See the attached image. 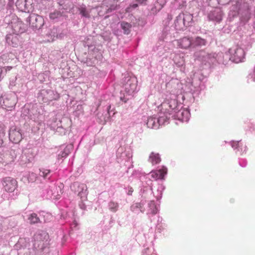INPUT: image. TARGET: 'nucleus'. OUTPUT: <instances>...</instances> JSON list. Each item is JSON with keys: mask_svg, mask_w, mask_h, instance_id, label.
<instances>
[{"mask_svg": "<svg viewBox=\"0 0 255 255\" xmlns=\"http://www.w3.org/2000/svg\"><path fill=\"white\" fill-rule=\"evenodd\" d=\"M183 98L181 95L170 94L169 96L166 98V100L160 105V108L162 110L166 111L169 113V115H173L178 109L182 108L180 103L177 102V99L179 97Z\"/></svg>", "mask_w": 255, "mask_h": 255, "instance_id": "obj_1", "label": "nucleus"}, {"mask_svg": "<svg viewBox=\"0 0 255 255\" xmlns=\"http://www.w3.org/2000/svg\"><path fill=\"white\" fill-rule=\"evenodd\" d=\"M123 88L129 95L132 94L137 90V81L134 77L128 76L123 79Z\"/></svg>", "mask_w": 255, "mask_h": 255, "instance_id": "obj_2", "label": "nucleus"}, {"mask_svg": "<svg viewBox=\"0 0 255 255\" xmlns=\"http://www.w3.org/2000/svg\"><path fill=\"white\" fill-rule=\"evenodd\" d=\"M230 54V60L238 63L243 61L245 56L244 50L238 45L233 46L229 50Z\"/></svg>", "mask_w": 255, "mask_h": 255, "instance_id": "obj_3", "label": "nucleus"}, {"mask_svg": "<svg viewBox=\"0 0 255 255\" xmlns=\"http://www.w3.org/2000/svg\"><path fill=\"white\" fill-rule=\"evenodd\" d=\"M217 56L215 53H209L203 50L194 53V56L197 59L209 64L214 63L216 61Z\"/></svg>", "mask_w": 255, "mask_h": 255, "instance_id": "obj_4", "label": "nucleus"}, {"mask_svg": "<svg viewBox=\"0 0 255 255\" xmlns=\"http://www.w3.org/2000/svg\"><path fill=\"white\" fill-rule=\"evenodd\" d=\"M26 22L32 28L40 29L44 24V19L42 16L33 13L26 18Z\"/></svg>", "mask_w": 255, "mask_h": 255, "instance_id": "obj_5", "label": "nucleus"}, {"mask_svg": "<svg viewBox=\"0 0 255 255\" xmlns=\"http://www.w3.org/2000/svg\"><path fill=\"white\" fill-rule=\"evenodd\" d=\"M58 98L57 94L51 90H42L38 96L39 100L41 101L43 103H48L53 100H56Z\"/></svg>", "mask_w": 255, "mask_h": 255, "instance_id": "obj_6", "label": "nucleus"}, {"mask_svg": "<svg viewBox=\"0 0 255 255\" xmlns=\"http://www.w3.org/2000/svg\"><path fill=\"white\" fill-rule=\"evenodd\" d=\"M71 189L75 192L78 193V195L81 200H85L87 198V186L84 184L79 182H74L71 186Z\"/></svg>", "mask_w": 255, "mask_h": 255, "instance_id": "obj_7", "label": "nucleus"}, {"mask_svg": "<svg viewBox=\"0 0 255 255\" xmlns=\"http://www.w3.org/2000/svg\"><path fill=\"white\" fill-rule=\"evenodd\" d=\"M2 184L5 191L11 193L16 188L17 182L16 180L13 178L7 177L2 179Z\"/></svg>", "mask_w": 255, "mask_h": 255, "instance_id": "obj_8", "label": "nucleus"}, {"mask_svg": "<svg viewBox=\"0 0 255 255\" xmlns=\"http://www.w3.org/2000/svg\"><path fill=\"white\" fill-rule=\"evenodd\" d=\"M9 137L13 142L18 143L22 138L20 129L15 126L11 127L9 131Z\"/></svg>", "mask_w": 255, "mask_h": 255, "instance_id": "obj_9", "label": "nucleus"}, {"mask_svg": "<svg viewBox=\"0 0 255 255\" xmlns=\"http://www.w3.org/2000/svg\"><path fill=\"white\" fill-rule=\"evenodd\" d=\"M35 156V152L34 149L26 148L23 150L21 156V161L23 163L32 162Z\"/></svg>", "mask_w": 255, "mask_h": 255, "instance_id": "obj_10", "label": "nucleus"}, {"mask_svg": "<svg viewBox=\"0 0 255 255\" xmlns=\"http://www.w3.org/2000/svg\"><path fill=\"white\" fill-rule=\"evenodd\" d=\"M178 109L173 115L172 117L178 119L182 122H187L189 119L190 113L189 111L185 109Z\"/></svg>", "mask_w": 255, "mask_h": 255, "instance_id": "obj_11", "label": "nucleus"}, {"mask_svg": "<svg viewBox=\"0 0 255 255\" xmlns=\"http://www.w3.org/2000/svg\"><path fill=\"white\" fill-rule=\"evenodd\" d=\"M10 26L13 33L16 34H19L25 31L24 24L21 21L18 19L13 20L11 23Z\"/></svg>", "mask_w": 255, "mask_h": 255, "instance_id": "obj_12", "label": "nucleus"}, {"mask_svg": "<svg viewBox=\"0 0 255 255\" xmlns=\"http://www.w3.org/2000/svg\"><path fill=\"white\" fill-rule=\"evenodd\" d=\"M223 18L222 11L219 8H216L211 11L208 15V18L210 20L220 22Z\"/></svg>", "mask_w": 255, "mask_h": 255, "instance_id": "obj_13", "label": "nucleus"}, {"mask_svg": "<svg viewBox=\"0 0 255 255\" xmlns=\"http://www.w3.org/2000/svg\"><path fill=\"white\" fill-rule=\"evenodd\" d=\"M167 169L165 166H162L161 168L150 172L152 178L157 180L159 179H163L164 176L167 174Z\"/></svg>", "mask_w": 255, "mask_h": 255, "instance_id": "obj_14", "label": "nucleus"}, {"mask_svg": "<svg viewBox=\"0 0 255 255\" xmlns=\"http://www.w3.org/2000/svg\"><path fill=\"white\" fill-rule=\"evenodd\" d=\"M200 84L201 81L197 77L194 76V77L192 79L191 83L187 85L189 87V90L188 92L191 93H195L196 92H198L200 90Z\"/></svg>", "mask_w": 255, "mask_h": 255, "instance_id": "obj_15", "label": "nucleus"}, {"mask_svg": "<svg viewBox=\"0 0 255 255\" xmlns=\"http://www.w3.org/2000/svg\"><path fill=\"white\" fill-rule=\"evenodd\" d=\"M161 112L159 114L158 117L157 118V122L159 123V126L165 124L168 120V119L170 118V116L172 117V115H169V113L166 111V112H165V110H162V108L160 109Z\"/></svg>", "mask_w": 255, "mask_h": 255, "instance_id": "obj_16", "label": "nucleus"}, {"mask_svg": "<svg viewBox=\"0 0 255 255\" xmlns=\"http://www.w3.org/2000/svg\"><path fill=\"white\" fill-rule=\"evenodd\" d=\"M192 37H184L178 41V43L182 48H192Z\"/></svg>", "mask_w": 255, "mask_h": 255, "instance_id": "obj_17", "label": "nucleus"}, {"mask_svg": "<svg viewBox=\"0 0 255 255\" xmlns=\"http://www.w3.org/2000/svg\"><path fill=\"white\" fill-rule=\"evenodd\" d=\"M92 9L87 7L85 5H80L78 7V11L82 17L85 18H90L91 17L90 13Z\"/></svg>", "mask_w": 255, "mask_h": 255, "instance_id": "obj_18", "label": "nucleus"}, {"mask_svg": "<svg viewBox=\"0 0 255 255\" xmlns=\"http://www.w3.org/2000/svg\"><path fill=\"white\" fill-rule=\"evenodd\" d=\"M206 44L207 41L204 38L199 36L192 37V48L200 47L206 45Z\"/></svg>", "mask_w": 255, "mask_h": 255, "instance_id": "obj_19", "label": "nucleus"}, {"mask_svg": "<svg viewBox=\"0 0 255 255\" xmlns=\"http://www.w3.org/2000/svg\"><path fill=\"white\" fill-rule=\"evenodd\" d=\"M166 3L165 0H157L154 3L151 9V12L153 14H155L159 11L163 7Z\"/></svg>", "mask_w": 255, "mask_h": 255, "instance_id": "obj_20", "label": "nucleus"}, {"mask_svg": "<svg viewBox=\"0 0 255 255\" xmlns=\"http://www.w3.org/2000/svg\"><path fill=\"white\" fill-rule=\"evenodd\" d=\"M183 20V13H180L176 17L174 21L175 28L177 30H181L185 26Z\"/></svg>", "mask_w": 255, "mask_h": 255, "instance_id": "obj_21", "label": "nucleus"}, {"mask_svg": "<svg viewBox=\"0 0 255 255\" xmlns=\"http://www.w3.org/2000/svg\"><path fill=\"white\" fill-rule=\"evenodd\" d=\"M7 43L13 47H16L18 44V34H8L6 36Z\"/></svg>", "mask_w": 255, "mask_h": 255, "instance_id": "obj_22", "label": "nucleus"}, {"mask_svg": "<svg viewBox=\"0 0 255 255\" xmlns=\"http://www.w3.org/2000/svg\"><path fill=\"white\" fill-rule=\"evenodd\" d=\"M157 118L155 116L149 117L146 122L147 127L150 128L157 129L159 128V123H158Z\"/></svg>", "mask_w": 255, "mask_h": 255, "instance_id": "obj_23", "label": "nucleus"}, {"mask_svg": "<svg viewBox=\"0 0 255 255\" xmlns=\"http://www.w3.org/2000/svg\"><path fill=\"white\" fill-rule=\"evenodd\" d=\"M47 35L50 37V38L48 39L49 41H53L56 38H62L63 37V34L60 33L59 35L57 34V29L56 28H53L52 29H50V32H48L47 33Z\"/></svg>", "mask_w": 255, "mask_h": 255, "instance_id": "obj_24", "label": "nucleus"}, {"mask_svg": "<svg viewBox=\"0 0 255 255\" xmlns=\"http://www.w3.org/2000/svg\"><path fill=\"white\" fill-rule=\"evenodd\" d=\"M148 209L147 211V215H154L157 214L158 209L155 204L154 201H150L148 204Z\"/></svg>", "mask_w": 255, "mask_h": 255, "instance_id": "obj_25", "label": "nucleus"}, {"mask_svg": "<svg viewBox=\"0 0 255 255\" xmlns=\"http://www.w3.org/2000/svg\"><path fill=\"white\" fill-rule=\"evenodd\" d=\"M49 245L48 240H42L40 242H34L33 246L35 248L43 250Z\"/></svg>", "mask_w": 255, "mask_h": 255, "instance_id": "obj_26", "label": "nucleus"}, {"mask_svg": "<svg viewBox=\"0 0 255 255\" xmlns=\"http://www.w3.org/2000/svg\"><path fill=\"white\" fill-rule=\"evenodd\" d=\"M26 0H17L15 5L20 11H26L28 10V6L26 4Z\"/></svg>", "mask_w": 255, "mask_h": 255, "instance_id": "obj_27", "label": "nucleus"}, {"mask_svg": "<svg viewBox=\"0 0 255 255\" xmlns=\"http://www.w3.org/2000/svg\"><path fill=\"white\" fill-rule=\"evenodd\" d=\"M144 204L145 202L143 200H141L139 203H135L131 206L130 210L132 212H136L137 209H139L141 213H144L145 211L142 207Z\"/></svg>", "mask_w": 255, "mask_h": 255, "instance_id": "obj_28", "label": "nucleus"}, {"mask_svg": "<svg viewBox=\"0 0 255 255\" xmlns=\"http://www.w3.org/2000/svg\"><path fill=\"white\" fill-rule=\"evenodd\" d=\"M161 161L160 156L158 153L151 152L149 157V161L153 165L159 163Z\"/></svg>", "mask_w": 255, "mask_h": 255, "instance_id": "obj_29", "label": "nucleus"}, {"mask_svg": "<svg viewBox=\"0 0 255 255\" xmlns=\"http://www.w3.org/2000/svg\"><path fill=\"white\" fill-rule=\"evenodd\" d=\"M49 236L47 233L45 232H41L34 236V242H40L42 240H48Z\"/></svg>", "mask_w": 255, "mask_h": 255, "instance_id": "obj_30", "label": "nucleus"}, {"mask_svg": "<svg viewBox=\"0 0 255 255\" xmlns=\"http://www.w3.org/2000/svg\"><path fill=\"white\" fill-rule=\"evenodd\" d=\"M131 27V24L127 22L122 21L121 23V27L125 34L128 35L130 32Z\"/></svg>", "mask_w": 255, "mask_h": 255, "instance_id": "obj_31", "label": "nucleus"}, {"mask_svg": "<svg viewBox=\"0 0 255 255\" xmlns=\"http://www.w3.org/2000/svg\"><path fill=\"white\" fill-rule=\"evenodd\" d=\"M51 128L59 134H63L65 133V129L62 127L60 121H59V123L57 124V126H56L55 124H53L51 125Z\"/></svg>", "mask_w": 255, "mask_h": 255, "instance_id": "obj_32", "label": "nucleus"}, {"mask_svg": "<svg viewBox=\"0 0 255 255\" xmlns=\"http://www.w3.org/2000/svg\"><path fill=\"white\" fill-rule=\"evenodd\" d=\"M119 207V203L114 201H111L108 203V208L109 210L113 213L116 212Z\"/></svg>", "mask_w": 255, "mask_h": 255, "instance_id": "obj_33", "label": "nucleus"}, {"mask_svg": "<svg viewBox=\"0 0 255 255\" xmlns=\"http://www.w3.org/2000/svg\"><path fill=\"white\" fill-rule=\"evenodd\" d=\"M183 17L184 18L183 21L184 22L185 26H189L190 23L192 22L193 19L192 15L189 13H183Z\"/></svg>", "mask_w": 255, "mask_h": 255, "instance_id": "obj_34", "label": "nucleus"}, {"mask_svg": "<svg viewBox=\"0 0 255 255\" xmlns=\"http://www.w3.org/2000/svg\"><path fill=\"white\" fill-rule=\"evenodd\" d=\"M28 220L31 224H36L40 222V219L35 213H32L29 215Z\"/></svg>", "mask_w": 255, "mask_h": 255, "instance_id": "obj_35", "label": "nucleus"}, {"mask_svg": "<svg viewBox=\"0 0 255 255\" xmlns=\"http://www.w3.org/2000/svg\"><path fill=\"white\" fill-rule=\"evenodd\" d=\"M124 148L123 147L119 148L117 151V155L121 154V157L124 158L125 156L127 157V159H129L132 157V155L130 151H128L125 152H123Z\"/></svg>", "mask_w": 255, "mask_h": 255, "instance_id": "obj_36", "label": "nucleus"}, {"mask_svg": "<svg viewBox=\"0 0 255 255\" xmlns=\"http://www.w3.org/2000/svg\"><path fill=\"white\" fill-rule=\"evenodd\" d=\"M50 170L47 169L41 168L39 169V175L44 178H49Z\"/></svg>", "mask_w": 255, "mask_h": 255, "instance_id": "obj_37", "label": "nucleus"}, {"mask_svg": "<svg viewBox=\"0 0 255 255\" xmlns=\"http://www.w3.org/2000/svg\"><path fill=\"white\" fill-rule=\"evenodd\" d=\"M175 64L178 66H182L184 64V61L183 58H181L179 55H176L173 59Z\"/></svg>", "mask_w": 255, "mask_h": 255, "instance_id": "obj_38", "label": "nucleus"}, {"mask_svg": "<svg viewBox=\"0 0 255 255\" xmlns=\"http://www.w3.org/2000/svg\"><path fill=\"white\" fill-rule=\"evenodd\" d=\"M73 149V146L72 144L67 145L65 148L63 150L64 151V156H67L71 152Z\"/></svg>", "mask_w": 255, "mask_h": 255, "instance_id": "obj_39", "label": "nucleus"}, {"mask_svg": "<svg viewBox=\"0 0 255 255\" xmlns=\"http://www.w3.org/2000/svg\"><path fill=\"white\" fill-rule=\"evenodd\" d=\"M232 2H235V5L236 6H233L232 7V10H233L235 11H238L240 7V5L241 3V0H232Z\"/></svg>", "mask_w": 255, "mask_h": 255, "instance_id": "obj_40", "label": "nucleus"}, {"mask_svg": "<svg viewBox=\"0 0 255 255\" xmlns=\"http://www.w3.org/2000/svg\"><path fill=\"white\" fill-rule=\"evenodd\" d=\"M248 82H255V67L252 73H250L248 76Z\"/></svg>", "mask_w": 255, "mask_h": 255, "instance_id": "obj_41", "label": "nucleus"}, {"mask_svg": "<svg viewBox=\"0 0 255 255\" xmlns=\"http://www.w3.org/2000/svg\"><path fill=\"white\" fill-rule=\"evenodd\" d=\"M60 15H61V14L60 12H59L58 11L54 12L51 13L50 14V18L51 19H54L56 18L59 17Z\"/></svg>", "mask_w": 255, "mask_h": 255, "instance_id": "obj_42", "label": "nucleus"}, {"mask_svg": "<svg viewBox=\"0 0 255 255\" xmlns=\"http://www.w3.org/2000/svg\"><path fill=\"white\" fill-rule=\"evenodd\" d=\"M239 141H236V142L233 141L231 143V146L234 148H238L239 147Z\"/></svg>", "mask_w": 255, "mask_h": 255, "instance_id": "obj_43", "label": "nucleus"}, {"mask_svg": "<svg viewBox=\"0 0 255 255\" xmlns=\"http://www.w3.org/2000/svg\"><path fill=\"white\" fill-rule=\"evenodd\" d=\"M64 151H61L58 155V159H62L63 158H65L67 156H64Z\"/></svg>", "mask_w": 255, "mask_h": 255, "instance_id": "obj_44", "label": "nucleus"}, {"mask_svg": "<svg viewBox=\"0 0 255 255\" xmlns=\"http://www.w3.org/2000/svg\"><path fill=\"white\" fill-rule=\"evenodd\" d=\"M84 200H82V202L79 203V206L80 208L82 210H85L86 209V205L83 202Z\"/></svg>", "mask_w": 255, "mask_h": 255, "instance_id": "obj_45", "label": "nucleus"}, {"mask_svg": "<svg viewBox=\"0 0 255 255\" xmlns=\"http://www.w3.org/2000/svg\"><path fill=\"white\" fill-rule=\"evenodd\" d=\"M128 191L127 192V194L128 195H131L133 191V189H132V188L131 187H128Z\"/></svg>", "mask_w": 255, "mask_h": 255, "instance_id": "obj_46", "label": "nucleus"}, {"mask_svg": "<svg viewBox=\"0 0 255 255\" xmlns=\"http://www.w3.org/2000/svg\"><path fill=\"white\" fill-rule=\"evenodd\" d=\"M4 6V1L3 0H0V9L3 8Z\"/></svg>", "mask_w": 255, "mask_h": 255, "instance_id": "obj_47", "label": "nucleus"}, {"mask_svg": "<svg viewBox=\"0 0 255 255\" xmlns=\"http://www.w3.org/2000/svg\"><path fill=\"white\" fill-rule=\"evenodd\" d=\"M8 5L9 6V7H11L12 6V5H13V3H14V0H8Z\"/></svg>", "mask_w": 255, "mask_h": 255, "instance_id": "obj_48", "label": "nucleus"}, {"mask_svg": "<svg viewBox=\"0 0 255 255\" xmlns=\"http://www.w3.org/2000/svg\"><path fill=\"white\" fill-rule=\"evenodd\" d=\"M147 0H137L138 2L140 3H144Z\"/></svg>", "mask_w": 255, "mask_h": 255, "instance_id": "obj_49", "label": "nucleus"}, {"mask_svg": "<svg viewBox=\"0 0 255 255\" xmlns=\"http://www.w3.org/2000/svg\"><path fill=\"white\" fill-rule=\"evenodd\" d=\"M164 187H163L162 185H161L160 187H158V190H163L164 189Z\"/></svg>", "mask_w": 255, "mask_h": 255, "instance_id": "obj_50", "label": "nucleus"}, {"mask_svg": "<svg viewBox=\"0 0 255 255\" xmlns=\"http://www.w3.org/2000/svg\"><path fill=\"white\" fill-rule=\"evenodd\" d=\"M185 2L182 1V4L180 5L179 7H182L185 5Z\"/></svg>", "mask_w": 255, "mask_h": 255, "instance_id": "obj_51", "label": "nucleus"}, {"mask_svg": "<svg viewBox=\"0 0 255 255\" xmlns=\"http://www.w3.org/2000/svg\"><path fill=\"white\" fill-rule=\"evenodd\" d=\"M137 6V4H133L132 5V7L134 8H136V7Z\"/></svg>", "mask_w": 255, "mask_h": 255, "instance_id": "obj_52", "label": "nucleus"}, {"mask_svg": "<svg viewBox=\"0 0 255 255\" xmlns=\"http://www.w3.org/2000/svg\"><path fill=\"white\" fill-rule=\"evenodd\" d=\"M161 195H162V193H160L159 197H157V199H158L159 198H161Z\"/></svg>", "mask_w": 255, "mask_h": 255, "instance_id": "obj_53", "label": "nucleus"}, {"mask_svg": "<svg viewBox=\"0 0 255 255\" xmlns=\"http://www.w3.org/2000/svg\"><path fill=\"white\" fill-rule=\"evenodd\" d=\"M113 7V6H111V7L110 8L111 10L115 9V7Z\"/></svg>", "mask_w": 255, "mask_h": 255, "instance_id": "obj_54", "label": "nucleus"}, {"mask_svg": "<svg viewBox=\"0 0 255 255\" xmlns=\"http://www.w3.org/2000/svg\"><path fill=\"white\" fill-rule=\"evenodd\" d=\"M240 164H241V162H240ZM241 165L242 166V165ZM246 163L245 165H242V166H246Z\"/></svg>", "mask_w": 255, "mask_h": 255, "instance_id": "obj_55", "label": "nucleus"}, {"mask_svg": "<svg viewBox=\"0 0 255 255\" xmlns=\"http://www.w3.org/2000/svg\"><path fill=\"white\" fill-rule=\"evenodd\" d=\"M10 69H11V67H10V68H8V69L9 70Z\"/></svg>", "mask_w": 255, "mask_h": 255, "instance_id": "obj_56", "label": "nucleus"}]
</instances>
